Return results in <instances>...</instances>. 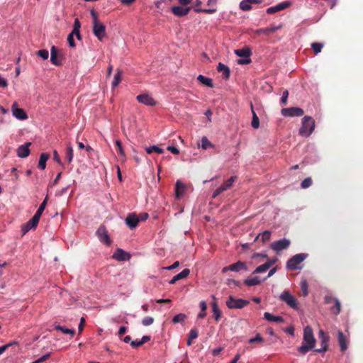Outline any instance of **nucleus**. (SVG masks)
Wrapping results in <instances>:
<instances>
[{"mask_svg":"<svg viewBox=\"0 0 363 363\" xmlns=\"http://www.w3.org/2000/svg\"><path fill=\"white\" fill-rule=\"evenodd\" d=\"M194 11L197 13L202 12V13H213L215 12L216 10L215 9H201L199 8H195Z\"/></svg>","mask_w":363,"mask_h":363,"instance_id":"13d9d810","label":"nucleus"},{"mask_svg":"<svg viewBox=\"0 0 363 363\" xmlns=\"http://www.w3.org/2000/svg\"><path fill=\"white\" fill-rule=\"evenodd\" d=\"M197 80L208 87H213V80L211 78L200 74L197 77Z\"/></svg>","mask_w":363,"mask_h":363,"instance_id":"cd10ccee","label":"nucleus"},{"mask_svg":"<svg viewBox=\"0 0 363 363\" xmlns=\"http://www.w3.org/2000/svg\"><path fill=\"white\" fill-rule=\"evenodd\" d=\"M143 344L141 342L140 340H133L130 342V345L134 347V348H136V347H138L140 346H141Z\"/></svg>","mask_w":363,"mask_h":363,"instance_id":"338daca9","label":"nucleus"},{"mask_svg":"<svg viewBox=\"0 0 363 363\" xmlns=\"http://www.w3.org/2000/svg\"><path fill=\"white\" fill-rule=\"evenodd\" d=\"M199 335L198 330L195 328H192L188 335L187 345L190 346L193 340L197 338Z\"/></svg>","mask_w":363,"mask_h":363,"instance_id":"473e14b6","label":"nucleus"},{"mask_svg":"<svg viewBox=\"0 0 363 363\" xmlns=\"http://www.w3.org/2000/svg\"><path fill=\"white\" fill-rule=\"evenodd\" d=\"M223 191L221 189V188L219 186L218 189H216L213 194H212V198L213 199H215L216 198L219 194H220L221 193H223Z\"/></svg>","mask_w":363,"mask_h":363,"instance_id":"e2e57ef3","label":"nucleus"},{"mask_svg":"<svg viewBox=\"0 0 363 363\" xmlns=\"http://www.w3.org/2000/svg\"><path fill=\"white\" fill-rule=\"evenodd\" d=\"M301 291H302V294L304 296H308V282L306 280H302L301 281Z\"/></svg>","mask_w":363,"mask_h":363,"instance_id":"79ce46f5","label":"nucleus"},{"mask_svg":"<svg viewBox=\"0 0 363 363\" xmlns=\"http://www.w3.org/2000/svg\"><path fill=\"white\" fill-rule=\"evenodd\" d=\"M313 184V181L311 177H307L303 179L301 184V186L302 189H306L311 186Z\"/></svg>","mask_w":363,"mask_h":363,"instance_id":"09e8293b","label":"nucleus"},{"mask_svg":"<svg viewBox=\"0 0 363 363\" xmlns=\"http://www.w3.org/2000/svg\"><path fill=\"white\" fill-rule=\"evenodd\" d=\"M308 257L307 254L300 253L293 256L290 258L286 263L287 269L290 270L300 269L301 267L300 264Z\"/></svg>","mask_w":363,"mask_h":363,"instance_id":"7ed1b4c3","label":"nucleus"},{"mask_svg":"<svg viewBox=\"0 0 363 363\" xmlns=\"http://www.w3.org/2000/svg\"><path fill=\"white\" fill-rule=\"evenodd\" d=\"M191 11V7L187 6H174L171 9L172 13L177 17L186 16Z\"/></svg>","mask_w":363,"mask_h":363,"instance_id":"9b49d317","label":"nucleus"},{"mask_svg":"<svg viewBox=\"0 0 363 363\" xmlns=\"http://www.w3.org/2000/svg\"><path fill=\"white\" fill-rule=\"evenodd\" d=\"M116 145L117 147L118 154L120 155L122 157H125V152H124L123 148L122 147V143L121 142V140H116Z\"/></svg>","mask_w":363,"mask_h":363,"instance_id":"a18cd8bd","label":"nucleus"},{"mask_svg":"<svg viewBox=\"0 0 363 363\" xmlns=\"http://www.w3.org/2000/svg\"><path fill=\"white\" fill-rule=\"evenodd\" d=\"M167 150L174 155H178L179 153V149L174 146H168Z\"/></svg>","mask_w":363,"mask_h":363,"instance_id":"680f3d73","label":"nucleus"},{"mask_svg":"<svg viewBox=\"0 0 363 363\" xmlns=\"http://www.w3.org/2000/svg\"><path fill=\"white\" fill-rule=\"evenodd\" d=\"M277 259H271L265 262L264 264L258 266L255 271L253 272L254 274H258V273H262L265 272L267 269H269L274 263L276 262Z\"/></svg>","mask_w":363,"mask_h":363,"instance_id":"4be33fe9","label":"nucleus"},{"mask_svg":"<svg viewBox=\"0 0 363 363\" xmlns=\"http://www.w3.org/2000/svg\"><path fill=\"white\" fill-rule=\"evenodd\" d=\"M55 328L57 330L62 331L65 334H70L72 336H73L74 335V333H75V330H74L62 327V326H61L60 325H56L55 326Z\"/></svg>","mask_w":363,"mask_h":363,"instance_id":"4c0bfd02","label":"nucleus"},{"mask_svg":"<svg viewBox=\"0 0 363 363\" xmlns=\"http://www.w3.org/2000/svg\"><path fill=\"white\" fill-rule=\"evenodd\" d=\"M122 73L123 72H122L121 70H120V69L117 70V72H116V74L114 76L113 81L112 82V87L113 88L116 87L119 84V83L121 82V77H122Z\"/></svg>","mask_w":363,"mask_h":363,"instance_id":"f704fd0d","label":"nucleus"},{"mask_svg":"<svg viewBox=\"0 0 363 363\" xmlns=\"http://www.w3.org/2000/svg\"><path fill=\"white\" fill-rule=\"evenodd\" d=\"M280 299L292 308L296 309L298 307L296 298L288 291H284L282 292V294L280 295Z\"/></svg>","mask_w":363,"mask_h":363,"instance_id":"423d86ee","label":"nucleus"},{"mask_svg":"<svg viewBox=\"0 0 363 363\" xmlns=\"http://www.w3.org/2000/svg\"><path fill=\"white\" fill-rule=\"evenodd\" d=\"M84 324H85V319H84V318L82 317L80 319V323H79V328H78L79 333H82V331L83 330Z\"/></svg>","mask_w":363,"mask_h":363,"instance_id":"0e129e2a","label":"nucleus"},{"mask_svg":"<svg viewBox=\"0 0 363 363\" xmlns=\"http://www.w3.org/2000/svg\"><path fill=\"white\" fill-rule=\"evenodd\" d=\"M179 266V261H176L171 266L165 267V269H167V270H172V269H174L177 268Z\"/></svg>","mask_w":363,"mask_h":363,"instance_id":"774afa93","label":"nucleus"},{"mask_svg":"<svg viewBox=\"0 0 363 363\" xmlns=\"http://www.w3.org/2000/svg\"><path fill=\"white\" fill-rule=\"evenodd\" d=\"M112 258L118 261H126L130 258V255L123 250L118 248L113 254Z\"/></svg>","mask_w":363,"mask_h":363,"instance_id":"f3484780","label":"nucleus"},{"mask_svg":"<svg viewBox=\"0 0 363 363\" xmlns=\"http://www.w3.org/2000/svg\"><path fill=\"white\" fill-rule=\"evenodd\" d=\"M288 96H289V91H288V90H285L283 92V94H282V96H281V101H280V103L281 105L285 106L286 104Z\"/></svg>","mask_w":363,"mask_h":363,"instance_id":"603ef678","label":"nucleus"},{"mask_svg":"<svg viewBox=\"0 0 363 363\" xmlns=\"http://www.w3.org/2000/svg\"><path fill=\"white\" fill-rule=\"evenodd\" d=\"M50 357V353H47L32 363H42Z\"/></svg>","mask_w":363,"mask_h":363,"instance_id":"6e6d98bb","label":"nucleus"},{"mask_svg":"<svg viewBox=\"0 0 363 363\" xmlns=\"http://www.w3.org/2000/svg\"><path fill=\"white\" fill-rule=\"evenodd\" d=\"M281 114L286 117L302 116L304 111L298 107L284 108L281 111Z\"/></svg>","mask_w":363,"mask_h":363,"instance_id":"0eeeda50","label":"nucleus"},{"mask_svg":"<svg viewBox=\"0 0 363 363\" xmlns=\"http://www.w3.org/2000/svg\"><path fill=\"white\" fill-rule=\"evenodd\" d=\"M250 106H251V111H252V120L251 125L255 129H257L259 127V119L254 111L253 105L252 103L250 104Z\"/></svg>","mask_w":363,"mask_h":363,"instance_id":"c756f323","label":"nucleus"},{"mask_svg":"<svg viewBox=\"0 0 363 363\" xmlns=\"http://www.w3.org/2000/svg\"><path fill=\"white\" fill-rule=\"evenodd\" d=\"M37 55L43 60H47L49 57V52L47 50H40L38 51Z\"/></svg>","mask_w":363,"mask_h":363,"instance_id":"3c124183","label":"nucleus"},{"mask_svg":"<svg viewBox=\"0 0 363 363\" xmlns=\"http://www.w3.org/2000/svg\"><path fill=\"white\" fill-rule=\"evenodd\" d=\"M271 238V233L268 230L264 231L262 233L259 234L257 239H261L262 242H265L269 240Z\"/></svg>","mask_w":363,"mask_h":363,"instance_id":"58836bf2","label":"nucleus"},{"mask_svg":"<svg viewBox=\"0 0 363 363\" xmlns=\"http://www.w3.org/2000/svg\"><path fill=\"white\" fill-rule=\"evenodd\" d=\"M319 338L320 339V344L322 347L320 349L315 350V352L321 353L327 351L328 343L329 341V337L324 333L323 330H320L318 333Z\"/></svg>","mask_w":363,"mask_h":363,"instance_id":"ddd939ff","label":"nucleus"},{"mask_svg":"<svg viewBox=\"0 0 363 363\" xmlns=\"http://www.w3.org/2000/svg\"><path fill=\"white\" fill-rule=\"evenodd\" d=\"M12 113L16 118L23 120V109L18 108L16 103H14L12 106Z\"/></svg>","mask_w":363,"mask_h":363,"instance_id":"7c9ffc66","label":"nucleus"},{"mask_svg":"<svg viewBox=\"0 0 363 363\" xmlns=\"http://www.w3.org/2000/svg\"><path fill=\"white\" fill-rule=\"evenodd\" d=\"M335 300H337V298H334L333 296H326L325 297V303L326 304H330V303H334Z\"/></svg>","mask_w":363,"mask_h":363,"instance_id":"052dcab7","label":"nucleus"},{"mask_svg":"<svg viewBox=\"0 0 363 363\" xmlns=\"http://www.w3.org/2000/svg\"><path fill=\"white\" fill-rule=\"evenodd\" d=\"M139 221L140 218L135 213L129 214L125 218V223L130 229L135 228Z\"/></svg>","mask_w":363,"mask_h":363,"instance_id":"6ab92c4d","label":"nucleus"},{"mask_svg":"<svg viewBox=\"0 0 363 363\" xmlns=\"http://www.w3.org/2000/svg\"><path fill=\"white\" fill-rule=\"evenodd\" d=\"M96 235L101 242L109 245L111 242L110 238L108 234V231L105 226L101 225L96 230Z\"/></svg>","mask_w":363,"mask_h":363,"instance_id":"f8f14e48","label":"nucleus"},{"mask_svg":"<svg viewBox=\"0 0 363 363\" xmlns=\"http://www.w3.org/2000/svg\"><path fill=\"white\" fill-rule=\"evenodd\" d=\"M250 302L247 300L242 298H235L233 296H229L226 301V305L229 308L240 309L248 305Z\"/></svg>","mask_w":363,"mask_h":363,"instance_id":"39448f33","label":"nucleus"},{"mask_svg":"<svg viewBox=\"0 0 363 363\" xmlns=\"http://www.w3.org/2000/svg\"><path fill=\"white\" fill-rule=\"evenodd\" d=\"M50 158V155L48 153H42L40 156L38 162V167L41 169H45L46 167V162Z\"/></svg>","mask_w":363,"mask_h":363,"instance_id":"c85d7f7f","label":"nucleus"},{"mask_svg":"<svg viewBox=\"0 0 363 363\" xmlns=\"http://www.w3.org/2000/svg\"><path fill=\"white\" fill-rule=\"evenodd\" d=\"M213 316L215 318V320L216 322H218L221 318V311H220V309H215V310H213Z\"/></svg>","mask_w":363,"mask_h":363,"instance_id":"5fc2aeb1","label":"nucleus"},{"mask_svg":"<svg viewBox=\"0 0 363 363\" xmlns=\"http://www.w3.org/2000/svg\"><path fill=\"white\" fill-rule=\"evenodd\" d=\"M47 201H48V197L46 196L45 199H44V201L40 205L38 209L35 212V214H38V216H40L41 217V215H42V213H43V211L45 210V206L47 205Z\"/></svg>","mask_w":363,"mask_h":363,"instance_id":"de8ad7c7","label":"nucleus"},{"mask_svg":"<svg viewBox=\"0 0 363 363\" xmlns=\"http://www.w3.org/2000/svg\"><path fill=\"white\" fill-rule=\"evenodd\" d=\"M74 157L73 148L70 144L67 145L66 152V160L69 163H71Z\"/></svg>","mask_w":363,"mask_h":363,"instance_id":"e433bc0d","label":"nucleus"},{"mask_svg":"<svg viewBox=\"0 0 363 363\" xmlns=\"http://www.w3.org/2000/svg\"><path fill=\"white\" fill-rule=\"evenodd\" d=\"M290 244L291 242L289 240L283 238L272 242L271 244V248L274 251L279 252L283 250L287 249L289 247Z\"/></svg>","mask_w":363,"mask_h":363,"instance_id":"1a4fd4ad","label":"nucleus"},{"mask_svg":"<svg viewBox=\"0 0 363 363\" xmlns=\"http://www.w3.org/2000/svg\"><path fill=\"white\" fill-rule=\"evenodd\" d=\"M136 99L139 103L146 106H153L157 104L156 101L147 94H140L137 96Z\"/></svg>","mask_w":363,"mask_h":363,"instance_id":"4468645a","label":"nucleus"},{"mask_svg":"<svg viewBox=\"0 0 363 363\" xmlns=\"http://www.w3.org/2000/svg\"><path fill=\"white\" fill-rule=\"evenodd\" d=\"M334 303H335L334 306L330 308V310L334 314L337 315L340 313V311H341L340 302L337 299V300H335Z\"/></svg>","mask_w":363,"mask_h":363,"instance_id":"a19ab883","label":"nucleus"},{"mask_svg":"<svg viewBox=\"0 0 363 363\" xmlns=\"http://www.w3.org/2000/svg\"><path fill=\"white\" fill-rule=\"evenodd\" d=\"M291 2L289 1H283L280 4H277L274 6L269 7L267 9L268 14H274L280 11L284 10L291 6Z\"/></svg>","mask_w":363,"mask_h":363,"instance_id":"2eb2a0df","label":"nucleus"},{"mask_svg":"<svg viewBox=\"0 0 363 363\" xmlns=\"http://www.w3.org/2000/svg\"><path fill=\"white\" fill-rule=\"evenodd\" d=\"M264 317L266 320L270 322H276V323H283L284 318L283 317L280 315L275 316L272 314H271L269 312H265L264 313Z\"/></svg>","mask_w":363,"mask_h":363,"instance_id":"bb28decb","label":"nucleus"},{"mask_svg":"<svg viewBox=\"0 0 363 363\" xmlns=\"http://www.w3.org/2000/svg\"><path fill=\"white\" fill-rule=\"evenodd\" d=\"M201 147L203 149L206 150L208 147H213V145L208 140L206 136H203L201 139Z\"/></svg>","mask_w":363,"mask_h":363,"instance_id":"c03bdc74","label":"nucleus"},{"mask_svg":"<svg viewBox=\"0 0 363 363\" xmlns=\"http://www.w3.org/2000/svg\"><path fill=\"white\" fill-rule=\"evenodd\" d=\"M323 47V45L320 43H313L311 44V48L315 52V54H318L321 52V50Z\"/></svg>","mask_w":363,"mask_h":363,"instance_id":"49530a36","label":"nucleus"},{"mask_svg":"<svg viewBox=\"0 0 363 363\" xmlns=\"http://www.w3.org/2000/svg\"><path fill=\"white\" fill-rule=\"evenodd\" d=\"M228 284L231 287L233 285L238 287L241 286V283L239 281L235 279H228Z\"/></svg>","mask_w":363,"mask_h":363,"instance_id":"bf43d9fd","label":"nucleus"},{"mask_svg":"<svg viewBox=\"0 0 363 363\" xmlns=\"http://www.w3.org/2000/svg\"><path fill=\"white\" fill-rule=\"evenodd\" d=\"M186 318V315L184 313H179L176 315L173 319L172 322L174 323H179L184 321V320Z\"/></svg>","mask_w":363,"mask_h":363,"instance_id":"37998d69","label":"nucleus"},{"mask_svg":"<svg viewBox=\"0 0 363 363\" xmlns=\"http://www.w3.org/2000/svg\"><path fill=\"white\" fill-rule=\"evenodd\" d=\"M316 340L314 337L313 332L311 327L307 325L303 330V337L301 345L298 347V352L305 355L310 350H313L315 346Z\"/></svg>","mask_w":363,"mask_h":363,"instance_id":"f257e3e1","label":"nucleus"},{"mask_svg":"<svg viewBox=\"0 0 363 363\" xmlns=\"http://www.w3.org/2000/svg\"><path fill=\"white\" fill-rule=\"evenodd\" d=\"M93 33L99 40H102L106 35L105 26L99 21L93 22Z\"/></svg>","mask_w":363,"mask_h":363,"instance_id":"9d476101","label":"nucleus"},{"mask_svg":"<svg viewBox=\"0 0 363 363\" xmlns=\"http://www.w3.org/2000/svg\"><path fill=\"white\" fill-rule=\"evenodd\" d=\"M53 160L56 161L57 163L61 164V160L57 150H54L53 152Z\"/></svg>","mask_w":363,"mask_h":363,"instance_id":"69168bd1","label":"nucleus"},{"mask_svg":"<svg viewBox=\"0 0 363 363\" xmlns=\"http://www.w3.org/2000/svg\"><path fill=\"white\" fill-rule=\"evenodd\" d=\"M67 41H68V43H69V45L72 48H74L75 47V43H74V34H72V32H71L69 35H68V37H67Z\"/></svg>","mask_w":363,"mask_h":363,"instance_id":"864d4df0","label":"nucleus"},{"mask_svg":"<svg viewBox=\"0 0 363 363\" xmlns=\"http://www.w3.org/2000/svg\"><path fill=\"white\" fill-rule=\"evenodd\" d=\"M337 339H338V342H339L340 346V350L342 352L346 351V350L347 349L348 340H347V337L340 330H339L337 332Z\"/></svg>","mask_w":363,"mask_h":363,"instance_id":"412c9836","label":"nucleus"},{"mask_svg":"<svg viewBox=\"0 0 363 363\" xmlns=\"http://www.w3.org/2000/svg\"><path fill=\"white\" fill-rule=\"evenodd\" d=\"M40 216L38 214H34L33 218L24 225V234L30 230L35 229L39 223Z\"/></svg>","mask_w":363,"mask_h":363,"instance_id":"dca6fc26","label":"nucleus"},{"mask_svg":"<svg viewBox=\"0 0 363 363\" xmlns=\"http://www.w3.org/2000/svg\"><path fill=\"white\" fill-rule=\"evenodd\" d=\"M251 4L252 3L250 0H242L240 3L239 7L244 11H250L252 9Z\"/></svg>","mask_w":363,"mask_h":363,"instance_id":"72a5a7b5","label":"nucleus"},{"mask_svg":"<svg viewBox=\"0 0 363 363\" xmlns=\"http://www.w3.org/2000/svg\"><path fill=\"white\" fill-rule=\"evenodd\" d=\"M236 55L240 57H245V59H240L238 60L239 65H248L251 62L250 57L252 55L251 49L249 47H244L241 49L235 50Z\"/></svg>","mask_w":363,"mask_h":363,"instance_id":"20e7f679","label":"nucleus"},{"mask_svg":"<svg viewBox=\"0 0 363 363\" xmlns=\"http://www.w3.org/2000/svg\"><path fill=\"white\" fill-rule=\"evenodd\" d=\"M264 338L261 336L259 333H257L255 337L250 338L248 342L250 344H257L261 345L264 342Z\"/></svg>","mask_w":363,"mask_h":363,"instance_id":"c9c22d12","label":"nucleus"},{"mask_svg":"<svg viewBox=\"0 0 363 363\" xmlns=\"http://www.w3.org/2000/svg\"><path fill=\"white\" fill-rule=\"evenodd\" d=\"M153 323H154V318L150 316H146L142 320V323L144 326H149V325H152Z\"/></svg>","mask_w":363,"mask_h":363,"instance_id":"8fccbe9b","label":"nucleus"},{"mask_svg":"<svg viewBox=\"0 0 363 363\" xmlns=\"http://www.w3.org/2000/svg\"><path fill=\"white\" fill-rule=\"evenodd\" d=\"M50 61L55 65H61L60 55L55 46H52L50 50Z\"/></svg>","mask_w":363,"mask_h":363,"instance_id":"aec40b11","label":"nucleus"},{"mask_svg":"<svg viewBox=\"0 0 363 363\" xmlns=\"http://www.w3.org/2000/svg\"><path fill=\"white\" fill-rule=\"evenodd\" d=\"M281 25H279L278 26H270L269 27L267 28L257 29L255 30V33L257 35L263 34L265 35H269V34L275 33L277 30L281 29Z\"/></svg>","mask_w":363,"mask_h":363,"instance_id":"a211bd4d","label":"nucleus"},{"mask_svg":"<svg viewBox=\"0 0 363 363\" xmlns=\"http://www.w3.org/2000/svg\"><path fill=\"white\" fill-rule=\"evenodd\" d=\"M315 129V121L311 116H304L302 118L301 127L299 134L303 137L310 136Z\"/></svg>","mask_w":363,"mask_h":363,"instance_id":"f03ea898","label":"nucleus"},{"mask_svg":"<svg viewBox=\"0 0 363 363\" xmlns=\"http://www.w3.org/2000/svg\"><path fill=\"white\" fill-rule=\"evenodd\" d=\"M190 274V270L189 269H183L180 273L175 275L170 281V284H174L176 281H177L179 279H184L187 277Z\"/></svg>","mask_w":363,"mask_h":363,"instance_id":"5701e85b","label":"nucleus"},{"mask_svg":"<svg viewBox=\"0 0 363 363\" xmlns=\"http://www.w3.org/2000/svg\"><path fill=\"white\" fill-rule=\"evenodd\" d=\"M81 24L78 18L74 20L73 30L74 33H77L78 30H80Z\"/></svg>","mask_w":363,"mask_h":363,"instance_id":"4d7b16f0","label":"nucleus"},{"mask_svg":"<svg viewBox=\"0 0 363 363\" xmlns=\"http://www.w3.org/2000/svg\"><path fill=\"white\" fill-rule=\"evenodd\" d=\"M238 179V177L232 176L224 182V183L220 186L221 189L224 191L230 189L235 182Z\"/></svg>","mask_w":363,"mask_h":363,"instance_id":"a878e982","label":"nucleus"},{"mask_svg":"<svg viewBox=\"0 0 363 363\" xmlns=\"http://www.w3.org/2000/svg\"><path fill=\"white\" fill-rule=\"evenodd\" d=\"M217 70L218 72L222 73L223 78H225V79H229L230 71L228 66L225 65L221 62H219L217 67Z\"/></svg>","mask_w":363,"mask_h":363,"instance_id":"b1692460","label":"nucleus"},{"mask_svg":"<svg viewBox=\"0 0 363 363\" xmlns=\"http://www.w3.org/2000/svg\"><path fill=\"white\" fill-rule=\"evenodd\" d=\"M186 186L181 181L178 180L176 183L175 192L177 198H181L185 191Z\"/></svg>","mask_w":363,"mask_h":363,"instance_id":"393cba45","label":"nucleus"},{"mask_svg":"<svg viewBox=\"0 0 363 363\" xmlns=\"http://www.w3.org/2000/svg\"><path fill=\"white\" fill-rule=\"evenodd\" d=\"M146 152L148 154H151L153 152H155L157 153H159V154H162L164 152V150L159 147L158 146H156V145H153V146H151V147H146Z\"/></svg>","mask_w":363,"mask_h":363,"instance_id":"ea45409f","label":"nucleus"},{"mask_svg":"<svg viewBox=\"0 0 363 363\" xmlns=\"http://www.w3.org/2000/svg\"><path fill=\"white\" fill-rule=\"evenodd\" d=\"M261 283V280L259 277H255L253 278H248L244 280V284L248 286H252L258 285Z\"/></svg>","mask_w":363,"mask_h":363,"instance_id":"2f4dec72","label":"nucleus"},{"mask_svg":"<svg viewBox=\"0 0 363 363\" xmlns=\"http://www.w3.org/2000/svg\"><path fill=\"white\" fill-rule=\"evenodd\" d=\"M241 270H247L246 263L242 261H238L235 263L230 264L229 266L225 267L222 269V273H226L228 271L238 272Z\"/></svg>","mask_w":363,"mask_h":363,"instance_id":"6e6552de","label":"nucleus"}]
</instances>
